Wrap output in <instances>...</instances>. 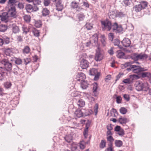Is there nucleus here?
<instances>
[{
	"instance_id": "nucleus-32",
	"label": "nucleus",
	"mask_w": 151,
	"mask_h": 151,
	"mask_svg": "<svg viewBox=\"0 0 151 151\" xmlns=\"http://www.w3.org/2000/svg\"><path fill=\"white\" fill-rule=\"evenodd\" d=\"M117 12L114 11H111L109 13V16H111L112 18L116 17Z\"/></svg>"
},
{
	"instance_id": "nucleus-11",
	"label": "nucleus",
	"mask_w": 151,
	"mask_h": 151,
	"mask_svg": "<svg viewBox=\"0 0 151 151\" xmlns=\"http://www.w3.org/2000/svg\"><path fill=\"white\" fill-rule=\"evenodd\" d=\"M122 42L123 45L125 47H129L131 43L130 40L126 38H124Z\"/></svg>"
},
{
	"instance_id": "nucleus-4",
	"label": "nucleus",
	"mask_w": 151,
	"mask_h": 151,
	"mask_svg": "<svg viewBox=\"0 0 151 151\" xmlns=\"http://www.w3.org/2000/svg\"><path fill=\"white\" fill-rule=\"evenodd\" d=\"M1 64L3 65L4 68L2 67L6 70V75H7V71H10L12 68V63H9L8 60L6 59H4L0 61Z\"/></svg>"
},
{
	"instance_id": "nucleus-8",
	"label": "nucleus",
	"mask_w": 151,
	"mask_h": 151,
	"mask_svg": "<svg viewBox=\"0 0 151 151\" xmlns=\"http://www.w3.org/2000/svg\"><path fill=\"white\" fill-rule=\"evenodd\" d=\"M86 78V76L85 74L83 73L80 72L78 73L76 76V81L81 82L83 81Z\"/></svg>"
},
{
	"instance_id": "nucleus-53",
	"label": "nucleus",
	"mask_w": 151,
	"mask_h": 151,
	"mask_svg": "<svg viewBox=\"0 0 151 151\" xmlns=\"http://www.w3.org/2000/svg\"><path fill=\"white\" fill-rule=\"evenodd\" d=\"M41 3V1L39 0H34L33 2V3L35 6L40 4Z\"/></svg>"
},
{
	"instance_id": "nucleus-37",
	"label": "nucleus",
	"mask_w": 151,
	"mask_h": 151,
	"mask_svg": "<svg viewBox=\"0 0 151 151\" xmlns=\"http://www.w3.org/2000/svg\"><path fill=\"white\" fill-rule=\"evenodd\" d=\"M151 75V74L147 72H143L141 74L142 77H150V78Z\"/></svg>"
},
{
	"instance_id": "nucleus-24",
	"label": "nucleus",
	"mask_w": 151,
	"mask_h": 151,
	"mask_svg": "<svg viewBox=\"0 0 151 151\" xmlns=\"http://www.w3.org/2000/svg\"><path fill=\"white\" fill-rule=\"evenodd\" d=\"M78 3H77L75 1H74L71 3V6L73 9H77L78 7Z\"/></svg>"
},
{
	"instance_id": "nucleus-14",
	"label": "nucleus",
	"mask_w": 151,
	"mask_h": 151,
	"mask_svg": "<svg viewBox=\"0 0 151 151\" xmlns=\"http://www.w3.org/2000/svg\"><path fill=\"white\" fill-rule=\"evenodd\" d=\"M118 121L120 124H123L128 122L129 121V120L126 118L121 116L118 119Z\"/></svg>"
},
{
	"instance_id": "nucleus-20",
	"label": "nucleus",
	"mask_w": 151,
	"mask_h": 151,
	"mask_svg": "<svg viewBox=\"0 0 151 151\" xmlns=\"http://www.w3.org/2000/svg\"><path fill=\"white\" fill-rule=\"evenodd\" d=\"M81 83V87L83 89H85L88 87V83L87 81H85V80L82 82H80Z\"/></svg>"
},
{
	"instance_id": "nucleus-31",
	"label": "nucleus",
	"mask_w": 151,
	"mask_h": 151,
	"mask_svg": "<svg viewBox=\"0 0 151 151\" xmlns=\"http://www.w3.org/2000/svg\"><path fill=\"white\" fill-rule=\"evenodd\" d=\"M56 5V9L58 11H61L63 8V5L61 4V3L57 4Z\"/></svg>"
},
{
	"instance_id": "nucleus-56",
	"label": "nucleus",
	"mask_w": 151,
	"mask_h": 151,
	"mask_svg": "<svg viewBox=\"0 0 151 151\" xmlns=\"http://www.w3.org/2000/svg\"><path fill=\"white\" fill-rule=\"evenodd\" d=\"M94 76H95V77L94 78V80L95 81L97 80L99 78V76H100V73L98 72Z\"/></svg>"
},
{
	"instance_id": "nucleus-30",
	"label": "nucleus",
	"mask_w": 151,
	"mask_h": 151,
	"mask_svg": "<svg viewBox=\"0 0 151 151\" xmlns=\"http://www.w3.org/2000/svg\"><path fill=\"white\" fill-rule=\"evenodd\" d=\"M7 26L5 25H0V32H4L7 29Z\"/></svg>"
},
{
	"instance_id": "nucleus-5",
	"label": "nucleus",
	"mask_w": 151,
	"mask_h": 151,
	"mask_svg": "<svg viewBox=\"0 0 151 151\" xmlns=\"http://www.w3.org/2000/svg\"><path fill=\"white\" fill-rule=\"evenodd\" d=\"M127 70H131L134 73H139L141 72L147 70V69L142 68L139 65H132L130 66V68H127Z\"/></svg>"
},
{
	"instance_id": "nucleus-43",
	"label": "nucleus",
	"mask_w": 151,
	"mask_h": 151,
	"mask_svg": "<svg viewBox=\"0 0 151 151\" xmlns=\"http://www.w3.org/2000/svg\"><path fill=\"white\" fill-rule=\"evenodd\" d=\"M125 14L122 12H117L116 17H122L124 16Z\"/></svg>"
},
{
	"instance_id": "nucleus-39",
	"label": "nucleus",
	"mask_w": 151,
	"mask_h": 151,
	"mask_svg": "<svg viewBox=\"0 0 151 151\" xmlns=\"http://www.w3.org/2000/svg\"><path fill=\"white\" fill-rule=\"evenodd\" d=\"M147 3L146 1H141L140 2V5L142 6V8H145L147 6Z\"/></svg>"
},
{
	"instance_id": "nucleus-26",
	"label": "nucleus",
	"mask_w": 151,
	"mask_h": 151,
	"mask_svg": "<svg viewBox=\"0 0 151 151\" xmlns=\"http://www.w3.org/2000/svg\"><path fill=\"white\" fill-rule=\"evenodd\" d=\"M65 140L68 142H70L73 139V137L71 135H66L65 137Z\"/></svg>"
},
{
	"instance_id": "nucleus-54",
	"label": "nucleus",
	"mask_w": 151,
	"mask_h": 151,
	"mask_svg": "<svg viewBox=\"0 0 151 151\" xmlns=\"http://www.w3.org/2000/svg\"><path fill=\"white\" fill-rule=\"evenodd\" d=\"M116 102L118 104L120 103L121 102L122 98L120 96H117L116 98Z\"/></svg>"
},
{
	"instance_id": "nucleus-41",
	"label": "nucleus",
	"mask_w": 151,
	"mask_h": 151,
	"mask_svg": "<svg viewBox=\"0 0 151 151\" xmlns=\"http://www.w3.org/2000/svg\"><path fill=\"white\" fill-rule=\"evenodd\" d=\"M88 129L85 128L83 132V134L85 138H87L88 136Z\"/></svg>"
},
{
	"instance_id": "nucleus-51",
	"label": "nucleus",
	"mask_w": 151,
	"mask_h": 151,
	"mask_svg": "<svg viewBox=\"0 0 151 151\" xmlns=\"http://www.w3.org/2000/svg\"><path fill=\"white\" fill-rule=\"evenodd\" d=\"M12 85L10 82H7L4 83V86L6 88H9Z\"/></svg>"
},
{
	"instance_id": "nucleus-44",
	"label": "nucleus",
	"mask_w": 151,
	"mask_h": 151,
	"mask_svg": "<svg viewBox=\"0 0 151 151\" xmlns=\"http://www.w3.org/2000/svg\"><path fill=\"white\" fill-rule=\"evenodd\" d=\"M24 20L27 22H29L30 20V17L29 16L25 15L24 17Z\"/></svg>"
},
{
	"instance_id": "nucleus-57",
	"label": "nucleus",
	"mask_w": 151,
	"mask_h": 151,
	"mask_svg": "<svg viewBox=\"0 0 151 151\" xmlns=\"http://www.w3.org/2000/svg\"><path fill=\"white\" fill-rule=\"evenodd\" d=\"M50 0H44V4L45 6H47L50 4Z\"/></svg>"
},
{
	"instance_id": "nucleus-28",
	"label": "nucleus",
	"mask_w": 151,
	"mask_h": 151,
	"mask_svg": "<svg viewBox=\"0 0 151 151\" xmlns=\"http://www.w3.org/2000/svg\"><path fill=\"white\" fill-rule=\"evenodd\" d=\"M30 51V48L27 46H25L23 50V52L24 54H28Z\"/></svg>"
},
{
	"instance_id": "nucleus-36",
	"label": "nucleus",
	"mask_w": 151,
	"mask_h": 151,
	"mask_svg": "<svg viewBox=\"0 0 151 151\" xmlns=\"http://www.w3.org/2000/svg\"><path fill=\"white\" fill-rule=\"evenodd\" d=\"M98 88L97 83H94L93 84V91L94 94L96 92Z\"/></svg>"
},
{
	"instance_id": "nucleus-19",
	"label": "nucleus",
	"mask_w": 151,
	"mask_h": 151,
	"mask_svg": "<svg viewBox=\"0 0 151 151\" xmlns=\"http://www.w3.org/2000/svg\"><path fill=\"white\" fill-rule=\"evenodd\" d=\"M133 63V62H126L124 64H122L121 65V67L122 69H124L127 67L130 66L129 68H130V66L132 65L131 64Z\"/></svg>"
},
{
	"instance_id": "nucleus-2",
	"label": "nucleus",
	"mask_w": 151,
	"mask_h": 151,
	"mask_svg": "<svg viewBox=\"0 0 151 151\" xmlns=\"http://www.w3.org/2000/svg\"><path fill=\"white\" fill-rule=\"evenodd\" d=\"M136 89L138 91L142 90L147 91L149 88L148 83L147 82L143 83L141 81H137L135 84Z\"/></svg>"
},
{
	"instance_id": "nucleus-50",
	"label": "nucleus",
	"mask_w": 151,
	"mask_h": 151,
	"mask_svg": "<svg viewBox=\"0 0 151 151\" xmlns=\"http://www.w3.org/2000/svg\"><path fill=\"white\" fill-rule=\"evenodd\" d=\"M108 37L109 40L111 41H112L114 38V35L113 33H109L108 35Z\"/></svg>"
},
{
	"instance_id": "nucleus-21",
	"label": "nucleus",
	"mask_w": 151,
	"mask_h": 151,
	"mask_svg": "<svg viewBox=\"0 0 151 151\" xmlns=\"http://www.w3.org/2000/svg\"><path fill=\"white\" fill-rule=\"evenodd\" d=\"M106 142L105 139L101 140L99 144V147L101 149H103L106 146Z\"/></svg>"
},
{
	"instance_id": "nucleus-34",
	"label": "nucleus",
	"mask_w": 151,
	"mask_h": 151,
	"mask_svg": "<svg viewBox=\"0 0 151 151\" xmlns=\"http://www.w3.org/2000/svg\"><path fill=\"white\" fill-rule=\"evenodd\" d=\"M49 10L47 8H44L42 11V15L43 16H45L49 14Z\"/></svg>"
},
{
	"instance_id": "nucleus-13",
	"label": "nucleus",
	"mask_w": 151,
	"mask_h": 151,
	"mask_svg": "<svg viewBox=\"0 0 151 151\" xmlns=\"http://www.w3.org/2000/svg\"><path fill=\"white\" fill-rule=\"evenodd\" d=\"M98 35L96 33L93 35L91 38L92 43H94L95 45H96L98 42Z\"/></svg>"
},
{
	"instance_id": "nucleus-18",
	"label": "nucleus",
	"mask_w": 151,
	"mask_h": 151,
	"mask_svg": "<svg viewBox=\"0 0 151 151\" xmlns=\"http://www.w3.org/2000/svg\"><path fill=\"white\" fill-rule=\"evenodd\" d=\"M31 29V32L36 37H38L39 36L40 32L38 30H37L33 27L30 28Z\"/></svg>"
},
{
	"instance_id": "nucleus-38",
	"label": "nucleus",
	"mask_w": 151,
	"mask_h": 151,
	"mask_svg": "<svg viewBox=\"0 0 151 151\" xmlns=\"http://www.w3.org/2000/svg\"><path fill=\"white\" fill-rule=\"evenodd\" d=\"M42 22L40 20L35 21V25L36 27H40L42 25Z\"/></svg>"
},
{
	"instance_id": "nucleus-33",
	"label": "nucleus",
	"mask_w": 151,
	"mask_h": 151,
	"mask_svg": "<svg viewBox=\"0 0 151 151\" xmlns=\"http://www.w3.org/2000/svg\"><path fill=\"white\" fill-rule=\"evenodd\" d=\"M115 144L116 146L120 147L122 145V142L121 140H116L115 141Z\"/></svg>"
},
{
	"instance_id": "nucleus-3",
	"label": "nucleus",
	"mask_w": 151,
	"mask_h": 151,
	"mask_svg": "<svg viewBox=\"0 0 151 151\" xmlns=\"http://www.w3.org/2000/svg\"><path fill=\"white\" fill-rule=\"evenodd\" d=\"M147 57L148 55L147 54L142 53L139 54L134 53L131 57L132 59L135 61L139 60H146Z\"/></svg>"
},
{
	"instance_id": "nucleus-58",
	"label": "nucleus",
	"mask_w": 151,
	"mask_h": 151,
	"mask_svg": "<svg viewBox=\"0 0 151 151\" xmlns=\"http://www.w3.org/2000/svg\"><path fill=\"white\" fill-rule=\"evenodd\" d=\"M91 121L89 120H88L87 122L86 123V129H88L89 127L90 124H91Z\"/></svg>"
},
{
	"instance_id": "nucleus-45",
	"label": "nucleus",
	"mask_w": 151,
	"mask_h": 151,
	"mask_svg": "<svg viewBox=\"0 0 151 151\" xmlns=\"http://www.w3.org/2000/svg\"><path fill=\"white\" fill-rule=\"evenodd\" d=\"M15 62L16 64L17 65H20L22 63V61L21 59L19 58H16L15 60Z\"/></svg>"
},
{
	"instance_id": "nucleus-49",
	"label": "nucleus",
	"mask_w": 151,
	"mask_h": 151,
	"mask_svg": "<svg viewBox=\"0 0 151 151\" xmlns=\"http://www.w3.org/2000/svg\"><path fill=\"white\" fill-rule=\"evenodd\" d=\"M117 134L119 136H123L124 134V131L122 129L119 130V131L117 132Z\"/></svg>"
},
{
	"instance_id": "nucleus-15",
	"label": "nucleus",
	"mask_w": 151,
	"mask_h": 151,
	"mask_svg": "<svg viewBox=\"0 0 151 151\" xmlns=\"http://www.w3.org/2000/svg\"><path fill=\"white\" fill-rule=\"evenodd\" d=\"M117 57L119 58L126 59V57L125 56L124 53L122 52L120 50H119L117 51Z\"/></svg>"
},
{
	"instance_id": "nucleus-46",
	"label": "nucleus",
	"mask_w": 151,
	"mask_h": 151,
	"mask_svg": "<svg viewBox=\"0 0 151 151\" xmlns=\"http://www.w3.org/2000/svg\"><path fill=\"white\" fill-rule=\"evenodd\" d=\"M101 37L102 38L101 40V41L104 46H105L106 44L105 41L106 40V39L105 38V36L104 35H102Z\"/></svg>"
},
{
	"instance_id": "nucleus-25",
	"label": "nucleus",
	"mask_w": 151,
	"mask_h": 151,
	"mask_svg": "<svg viewBox=\"0 0 151 151\" xmlns=\"http://www.w3.org/2000/svg\"><path fill=\"white\" fill-rule=\"evenodd\" d=\"M77 103L78 105L80 107H83L85 105V102L81 99L79 100Z\"/></svg>"
},
{
	"instance_id": "nucleus-27",
	"label": "nucleus",
	"mask_w": 151,
	"mask_h": 151,
	"mask_svg": "<svg viewBox=\"0 0 151 151\" xmlns=\"http://www.w3.org/2000/svg\"><path fill=\"white\" fill-rule=\"evenodd\" d=\"M88 142H85L84 141H81L79 143L80 148L82 149H84L85 147L86 144H88Z\"/></svg>"
},
{
	"instance_id": "nucleus-12",
	"label": "nucleus",
	"mask_w": 151,
	"mask_h": 151,
	"mask_svg": "<svg viewBox=\"0 0 151 151\" xmlns=\"http://www.w3.org/2000/svg\"><path fill=\"white\" fill-rule=\"evenodd\" d=\"M32 26H29L27 27L24 25H23L22 27V30L23 31V33L25 35L27 34L28 32H31V29L30 28L32 27Z\"/></svg>"
},
{
	"instance_id": "nucleus-22",
	"label": "nucleus",
	"mask_w": 151,
	"mask_h": 151,
	"mask_svg": "<svg viewBox=\"0 0 151 151\" xmlns=\"http://www.w3.org/2000/svg\"><path fill=\"white\" fill-rule=\"evenodd\" d=\"M17 2L18 1L17 0H9L8 2V4L9 6L11 7H13L14 6V4Z\"/></svg>"
},
{
	"instance_id": "nucleus-1",
	"label": "nucleus",
	"mask_w": 151,
	"mask_h": 151,
	"mask_svg": "<svg viewBox=\"0 0 151 151\" xmlns=\"http://www.w3.org/2000/svg\"><path fill=\"white\" fill-rule=\"evenodd\" d=\"M101 23L103 30L109 31L111 29V27H112L113 30L114 31L116 32L118 26L116 23H114V24L112 26L111 22L108 20L102 21H101Z\"/></svg>"
},
{
	"instance_id": "nucleus-62",
	"label": "nucleus",
	"mask_w": 151,
	"mask_h": 151,
	"mask_svg": "<svg viewBox=\"0 0 151 151\" xmlns=\"http://www.w3.org/2000/svg\"><path fill=\"white\" fill-rule=\"evenodd\" d=\"M98 105V104H96L94 108V111L95 113H97Z\"/></svg>"
},
{
	"instance_id": "nucleus-16",
	"label": "nucleus",
	"mask_w": 151,
	"mask_h": 151,
	"mask_svg": "<svg viewBox=\"0 0 151 151\" xmlns=\"http://www.w3.org/2000/svg\"><path fill=\"white\" fill-rule=\"evenodd\" d=\"M9 16V15L7 12H4L2 15H0V17L1 18V20L2 21H4L7 19Z\"/></svg>"
},
{
	"instance_id": "nucleus-42",
	"label": "nucleus",
	"mask_w": 151,
	"mask_h": 151,
	"mask_svg": "<svg viewBox=\"0 0 151 151\" xmlns=\"http://www.w3.org/2000/svg\"><path fill=\"white\" fill-rule=\"evenodd\" d=\"M106 139L107 140L111 143H112L114 140V139L112 136V135L107 136Z\"/></svg>"
},
{
	"instance_id": "nucleus-48",
	"label": "nucleus",
	"mask_w": 151,
	"mask_h": 151,
	"mask_svg": "<svg viewBox=\"0 0 151 151\" xmlns=\"http://www.w3.org/2000/svg\"><path fill=\"white\" fill-rule=\"evenodd\" d=\"M119 110L121 113H126L127 112V109L124 107H121Z\"/></svg>"
},
{
	"instance_id": "nucleus-10",
	"label": "nucleus",
	"mask_w": 151,
	"mask_h": 151,
	"mask_svg": "<svg viewBox=\"0 0 151 151\" xmlns=\"http://www.w3.org/2000/svg\"><path fill=\"white\" fill-rule=\"evenodd\" d=\"M7 13L9 17H15L16 12L15 7H11V8L9 9Z\"/></svg>"
},
{
	"instance_id": "nucleus-47",
	"label": "nucleus",
	"mask_w": 151,
	"mask_h": 151,
	"mask_svg": "<svg viewBox=\"0 0 151 151\" xmlns=\"http://www.w3.org/2000/svg\"><path fill=\"white\" fill-rule=\"evenodd\" d=\"M85 27L88 30H90L92 28V26L89 23H87L85 25Z\"/></svg>"
},
{
	"instance_id": "nucleus-9",
	"label": "nucleus",
	"mask_w": 151,
	"mask_h": 151,
	"mask_svg": "<svg viewBox=\"0 0 151 151\" xmlns=\"http://www.w3.org/2000/svg\"><path fill=\"white\" fill-rule=\"evenodd\" d=\"M89 63L85 59H82L80 62V65L83 69H86L88 67Z\"/></svg>"
},
{
	"instance_id": "nucleus-55",
	"label": "nucleus",
	"mask_w": 151,
	"mask_h": 151,
	"mask_svg": "<svg viewBox=\"0 0 151 151\" xmlns=\"http://www.w3.org/2000/svg\"><path fill=\"white\" fill-rule=\"evenodd\" d=\"M123 97L124 99L127 101H128L129 100V97L128 95L124 94L123 95Z\"/></svg>"
},
{
	"instance_id": "nucleus-6",
	"label": "nucleus",
	"mask_w": 151,
	"mask_h": 151,
	"mask_svg": "<svg viewBox=\"0 0 151 151\" xmlns=\"http://www.w3.org/2000/svg\"><path fill=\"white\" fill-rule=\"evenodd\" d=\"M104 57V53L102 51H100L99 49L96 51L95 54V59L96 61L101 60Z\"/></svg>"
},
{
	"instance_id": "nucleus-59",
	"label": "nucleus",
	"mask_w": 151,
	"mask_h": 151,
	"mask_svg": "<svg viewBox=\"0 0 151 151\" xmlns=\"http://www.w3.org/2000/svg\"><path fill=\"white\" fill-rule=\"evenodd\" d=\"M83 5L86 7L88 8L89 7V5L87 1H83Z\"/></svg>"
},
{
	"instance_id": "nucleus-63",
	"label": "nucleus",
	"mask_w": 151,
	"mask_h": 151,
	"mask_svg": "<svg viewBox=\"0 0 151 151\" xmlns=\"http://www.w3.org/2000/svg\"><path fill=\"white\" fill-rule=\"evenodd\" d=\"M123 1L126 6L129 5L130 3L129 0H124Z\"/></svg>"
},
{
	"instance_id": "nucleus-23",
	"label": "nucleus",
	"mask_w": 151,
	"mask_h": 151,
	"mask_svg": "<svg viewBox=\"0 0 151 151\" xmlns=\"http://www.w3.org/2000/svg\"><path fill=\"white\" fill-rule=\"evenodd\" d=\"M98 73L97 70L95 68H92L89 70V74L91 75L94 76Z\"/></svg>"
},
{
	"instance_id": "nucleus-7",
	"label": "nucleus",
	"mask_w": 151,
	"mask_h": 151,
	"mask_svg": "<svg viewBox=\"0 0 151 151\" xmlns=\"http://www.w3.org/2000/svg\"><path fill=\"white\" fill-rule=\"evenodd\" d=\"M26 9L28 12H35L38 10V8L36 6H34L30 4H28L26 5L25 7Z\"/></svg>"
},
{
	"instance_id": "nucleus-52",
	"label": "nucleus",
	"mask_w": 151,
	"mask_h": 151,
	"mask_svg": "<svg viewBox=\"0 0 151 151\" xmlns=\"http://www.w3.org/2000/svg\"><path fill=\"white\" fill-rule=\"evenodd\" d=\"M123 30V28L121 26H118L115 32H120Z\"/></svg>"
},
{
	"instance_id": "nucleus-17",
	"label": "nucleus",
	"mask_w": 151,
	"mask_h": 151,
	"mask_svg": "<svg viewBox=\"0 0 151 151\" xmlns=\"http://www.w3.org/2000/svg\"><path fill=\"white\" fill-rule=\"evenodd\" d=\"M12 28L13 32L15 34L17 33L19 31V27L15 24H12Z\"/></svg>"
},
{
	"instance_id": "nucleus-61",
	"label": "nucleus",
	"mask_w": 151,
	"mask_h": 151,
	"mask_svg": "<svg viewBox=\"0 0 151 151\" xmlns=\"http://www.w3.org/2000/svg\"><path fill=\"white\" fill-rule=\"evenodd\" d=\"M106 128L108 130H112L113 128L111 126V124H108L106 127Z\"/></svg>"
},
{
	"instance_id": "nucleus-40",
	"label": "nucleus",
	"mask_w": 151,
	"mask_h": 151,
	"mask_svg": "<svg viewBox=\"0 0 151 151\" xmlns=\"http://www.w3.org/2000/svg\"><path fill=\"white\" fill-rule=\"evenodd\" d=\"M77 16L80 21L83 20L85 17L83 14L81 13L78 14Z\"/></svg>"
},
{
	"instance_id": "nucleus-29",
	"label": "nucleus",
	"mask_w": 151,
	"mask_h": 151,
	"mask_svg": "<svg viewBox=\"0 0 151 151\" xmlns=\"http://www.w3.org/2000/svg\"><path fill=\"white\" fill-rule=\"evenodd\" d=\"M132 75L130 76V78H128L124 80L123 82L126 84H129L132 82L133 79H131V78L132 77Z\"/></svg>"
},
{
	"instance_id": "nucleus-60",
	"label": "nucleus",
	"mask_w": 151,
	"mask_h": 151,
	"mask_svg": "<svg viewBox=\"0 0 151 151\" xmlns=\"http://www.w3.org/2000/svg\"><path fill=\"white\" fill-rule=\"evenodd\" d=\"M121 129V127L120 126H116L114 128V130L116 132H118L121 129Z\"/></svg>"
},
{
	"instance_id": "nucleus-64",
	"label": "nucleus",
	"mask_w": 151,
	"mask_h": 151,
	"mask_svg": "<svg viewBox=\"0 0 151 151\" xmlns=\"http://www.w3.org/2000/svg\"><path fill=\"white\" fill-rule=\"evenodd\" d=\"M111 130H108L106 132V136H111L113 134V133L111 132Z\"/></svg>"
},
{
	"instance_id": "nucleus-35",
	"label": "nucleus",
	"mask_w": 151,
	"mask_h": 151,
	"mask_svg": "<svg viewBox=\"0 0 151 151\" xmlns=\"http://www.w3.org/2000/svg\"><path fill=\"white\" fill-rule=\"evenodd\" d=\"M142 6L139 4L136 5L134 7V9L137 12H138L140 11L142 9Z\"/></svg>"
}]
</instances>
